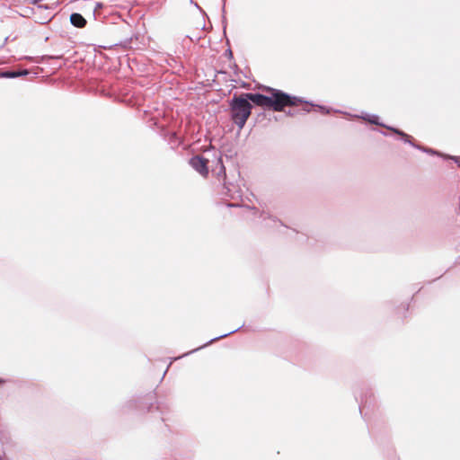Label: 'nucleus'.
Segmentation results:
<instances>
[{"instance_id":"f257e3e1","label":"nucleus","mask_w":460,"mask_h":460,"mask_svg":"<svg viewBox=\"0 0 460 460\" xmlns=\"http://www.w3.org/2000/svg\"><path fill=\"white\" fill-rule=\"evenodd\" d=\"M247 101H251L258 106L272 108L275 111H281L287 106H296L304 102L301 99L288 95L279 90H273L271 96L261 93L243 94Z\"/></svg>"},{"instance_id":"f03ea898","label":"nucleus","mask_w":460,"mask_h":460,"mask_svg":"<svg viewBox=\"0 0 460 460\" xmlns=\"http://www.w3.org/2000/svg\"><path fill=\"white\" fill-rule=\"evenodd\" d=\"M252 104L243 95L234 96L230 102L231 119L242 129L251 115Z\"/></svg>"},{"instance_id":"7ed1b4c3","label":"nucleus","mask_w":460,"mask_h":460,"mask_svg":"<svg viewBox=\"0 0 460 460\" xmlns=\"http://www.w3.org/2000/svg\"><path fill=\"white\" fill-rule=\"evenodd\" d=\"M354 117L362 119H364L366 121H368L371 124H375V125H378V126H381V127H385V128H388L389 130L394 132L395 134L401 136L404 142L411 144V142L410 140L411 137L409 135L405 134L404 132H402V131H401V130H399L397 128H392V127H388V126H385V124L381 123L379 121V117L377 115L365 113L363 115H360V116L355 115Z\"/></svg>"},{"instance_id":"20e7f679","label":"nucleus","mask_w":460,"mask_h":460,"mask_svg":"<svg viewBox=\"0 0 460 460\" xmlns=\"http://www.w3.org/2000/svg\"><path fill=\"white\" fill-rule=\"evenodd\" d=\"M207 163L208 160L199 155L194 156L190 160V166L198 172H199L202 176H207L208 173Z\"/></svg>"},{"instance_id":"39448f33","label":"nucleus","mask_w":460,"mask_h":460,"mask_svg":"<svg viewBox=\"0 0 460 460\" xmlns=\"http://www.w3.org/2000/svg\"><path fill=\"white\" fill-rule=\"evenodd\" d=\"M70 22L74 26L77 28H83L86 24V20L77 13H74L70 15Z\"/></svg>"},{"instance_id":"423d86ee","label":"nucleus","mask_w":460,"mask_h":460,"mask_svg":"<svg viewBox=\"0 0 460 460\" xmlns=\"http://www.w3.org/2000/svg\"><path fill=\"white\" fill-rule=\"evenodd\" d=\"M237 331H238V329H235V330H233V331L229 332H227V333H225V334H222V335H220V336H218V337H216V338L212 339L211 341H209L208 343L204 344L203 346H200L199 348H198V349H193V350H191V351H190V352H188V353H185V354H184V356H185V355H188V354H190V353H192V352H194V351H196V350H198V349H201V348H204V347H206L207 345L211 344V343H212L213 341H217V340H219V339H222V338L227 337L228 335H230V334H232V333H234V332H237Z\"/></svg>"},{"instance_id":"0eeeda50","label":"nucleus","mask_w":460,"mask_h":460,"mask_svg":"<svg viewBox=\"0 0 460 460\" xmlns=\"http://www.w3.org/2000/svg\"><path fill=\"white\" fill-rule=\"evenodd\" d=\"M20 76V74H16V72L6 71L0 74V77L5 78H14Z\"/></svg>"},{"instance_id":"6e6552de","label":"nucleus","mask_w":460,"mask_h":460,"mask_svg":"<svg viewBox=\"0 0 460 460\" xmlns=\"http://www.w3.org/2000/svg\"><path fill=\"white\" fill-rule=\"evenodd\" d=\"M320 111L323 112V113H329L330 112V110L326 109L325 107H323V106H318Z\"/></svg>"},{"instance_id":"1a4fd4ad","label":"nucleus","mask_w":460,"mask_h":460,"mask_svg":"<svg viewBox=\"0 0 460 460\" xmlns=\"http://www.w3.org/2000/svg\"><path fill=\"white\" fill-rule=\"evenodd\" d=\"M16 74H20V76H21V75H28V74H29V71H28V70H26V69H24V70H22V71L16 72Z\"/></svg>"},{"instance_id":"9d476101","label":"nucleus","mask_w":460,"mask_h":460,"mask_svg":"<svg viewBox=\"0 0 460 460\" xmlns=\"http://www.w3.org/2000/svg\"><path fill=\"white\" fill-rule=\"evenodd\" d=\"M102 5L103 4L102 3H96L94 10L97 11V10L102 8Z\"/></svg>"},{"instance_id":"9b49d317","label":"nucleus","mask_w":460,"mask_h":460,"mask_svg":"<svg viewBox=\"0 0 460 460\" xmlns=\"http://www.w3.org/2000/svg\"><path fill=\"white\" fill-rule=\"evenodd\" d=\"M305 108H304V111H305V112H309V111H310V110L307 108V106H308V102H305Z\"/></svg>"},{"instance_id":"f8f14e48","label":"nucleus","mask_w":460,"mask_h":460,"mask_svg":"<svg viewBox=\"0 0 460 460\" xmlns=\"http://www.w3.org/2000/svg\"><path fill=\"white\" fill-rule=\"evenodd\" d=\"M426 152H429V153H432V154H435L436 152L433 151V150H426Z\"/></svg>"},{"instance_id":"ddd939ff","label":"nucleus","mask_w":460,"mask_h":460,"mask_svg":"<svg viewBox=\"0 0 460 460\" xmlns=\"http://www.w3.org/2000/svg\"><path fill=\"white\" fill-rule=\"evenodd\" d=\"M453 160H455L456 162H457V157H451Z\"/></svg>"},{"instance_id":"4468645a","label":"nucleus","mask_w":460,"mask_h":460,"mask_svg":"<svg viewBox=\"0 0 460 460\" xmlns=\"http://www.w3.org/2000/svg\"><path fill=\"white\" fill-rule=\"evenodd\" d=\"M4 383V380L0 379V385Z\"/></svg>"}]
</instances>
